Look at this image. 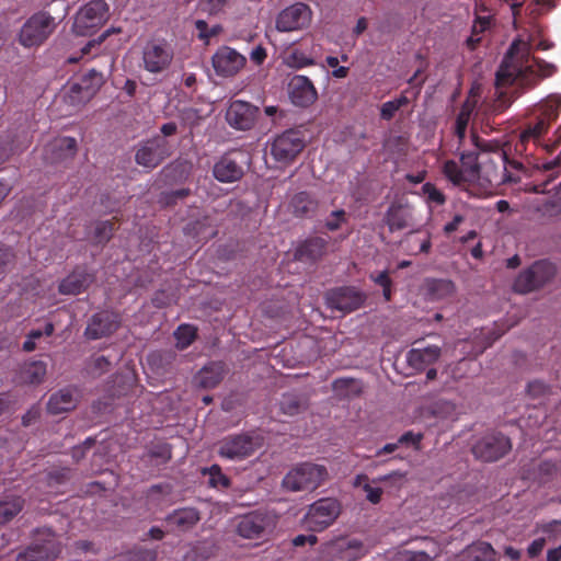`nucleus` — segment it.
<instances>
[{"label": "nucleus", "mask_w": 561, "mask_h": 561, "mask_svg": "<svg viewBox=\"0 0 561 561\" xmlns=\"http://www.w3.org/2000/svg\"><path fill=\"white\" fill-rule=\"evenodd\" d=\"M520 44L522 42L516 39L507 49L495 73L496 88L511 85L515 81H518L520 87L530 89L537 84L539 78L541 77L533 66H523L518 61L514 60Z\"/></svg>", "instance_id": "f257e3e1"}, {"label": "nucleus", "mask_w": 561, "mask_h": 561, "mask_svg": "<svg viewBox=\"0 0 561 561\" xmlns=\"http://www.w3.org/2000/svg\"><path fill=\"white\" fill-rule=\"evenodd\" d=\"M328 478L329 473L324 466L309 461L300 462L284 476L282 488L287 492H312Z\"/></svg>", "instance_id": "f03ea898"}, {"label": "nucleus", "mask_w": 561, "mask_h": 561, "mask_svg": "<svg viewBox=\"0 0 561 561\" xmlns=\"http://www.w3.org/2000/svg\"><path fill=\"white\" fill-rule=\"evenodd\" d=\"M263 445V437L254 432L230 434L217 444V454L224 459L242 461L252 457Z\"/></svg>", "instance_id": "7ed1b4c3"}, {"label": "nucleus", "mask_w": 561, "mask_h": 561, "mask_svg": "<svg viewBox=\"0 0 561 561\" xmlns=\"http://www.w3.org/2000/svg\"><path fill=\"white\" fill-rule=\"evenodd\" d=\"M277 525L273 511L259 508L239 517L236 533L244 539H265Z\"/></svg>", "instance_id": "20e7f679"}, {"label": "nucleus", "mask_w": 561, "mask_h": 561, "mask_svg": "<svg viewBox=\"0 0 561 561\" xmlns=\"http://www.w3.org/2000/svg\"><path fill=\"white\" fill-rule=\"evenodd\" d=\"M482 158L477 151L460 153V165L455 160H447L443 165L444 175L454 184H473L481 181L480 163Z\"/></svg>", "instance_id": "39448f33"}, {"label": "nucleus", "mask_w": 561, "mask_h": 561, "mask_svg": "<svg viewBox=\"0 0 561 561\" xmlns=\"http://www.w3.org/2000/svg\"><path fill=\"white\" fill-rule=\"evenodd\" d=\"M34 535L41 537L42 542H35L19 552L15 561H54L61 553V543L56 539L55 533L47 527L36 528Z\"/></svg>", "instance_id": "423d86ee"}, {"label": "nucleus", "mask_w": 561, "mask_h": 561, "mask_svg": "<svg viewBox=\"0 0 561 561\" xmlns=\"http://www.w3.org/2000/svg\"><path fill=\"white\" fill-rule=\"evenodd\" d=\"M55 27V19L48 12H36L21 27L19 42L26 48L39 46L50 36Z\"/></svg>", "instance_id": "0eeeda50"}, {"label": "nucleus", "mask_w": 561, "mask_h": 561, "mask_svg": "<svg viewBox=\"0 0 561 561\" xmlns=\"http://www.w3.org/2000/svg\"><path fill=\"white\" fill-rule=\"evenodd\" d=\"M171 154L172 146L162 136H152L135 147V162L147 170L158 168Z\"/></svg>", "instance_id": "6e6552de"}, {"label": "nucleus", "mask_w": 561, "mask_h": 561, "mask_svg": "<svg viewBox=\"0 0 561 561\" xmlns=\"http://www.w3.org/2000/svg\"><path fill=\"white\" fill-rule=\"evenodd\" d=\"M556 266L549 261L539 260L516 277L513 289L518 294L535 291L552 280L556 275Z\"/></svg>", "instance_id": "1a4fd4ad"}, {"label": "nucleus", "mask_w": 561, "mask_h": 561, "mask_svg": "<svg viewBox=\"0 0 561 561\" xmlns=\"http://www.w3.org/2000/svg\"><path fill=\"white\" fill-rule=\"evenodd\" d=\"M108 4L104 0H91L76 14L72 31L78 36H90L107 20Z\"/></svg>", "instance_id": "9d476101"}, {"label": "nucleus", "mask_w": 561, "mask_h": 561, "mask_svg": "<svg viewBox=\"0 0 561 561\" xmlns=\"http://www.w3.org/2000/svg\"><path fill=\"white\" fill-rule=\"evenodd\" d=\"M340 514L341 504L336 499H320L309 506L305 524L311 531H322L331 526Z\"/></svg>", "instance_id": "9b49d317"}, {"label": "nucleus", "mask_w": 561, "mask_h": 561, "mask_svg": "<svg viewBox=\"0 0 561 561\" xmlns=\"http://www.w3.org/2000/svg\"><path fill=\"white\" fill-rule=\"evenodd\" d=\"M471 450L477 459L494 462L512 450V442L502 433H492L477 440Z\"/></svg>", "instance_id": "f8f14e48"}, {"label": "nucleus", "mask_w": 561, "mask_h": 561, "mask_svg": "<svg viewBox=\"0 0 561 561\" xmlns=\"http://www.w3.org/2000/svg\"><path fill=\"white\" fill-rule=\"evenodd\" d=\"M366 300L367 295L355 286L336 287L325 294L327 306L343 313L358 310Z\"/></svg>", "instance_id": "ddd939ff"}, {"label": "nucleus", "mask_w": 561, "mask_h": 561, "mask_svg": "<svg viewBox=\"0 0 561 561\" xmlns=\"http://www.w3.org/2000/svg\"><path fill=\"white\" fill-rule=\"evenodd\" d=\"M306 147L304 134L297 129H288L276 136L271 146L273 158L283 163L291 162Z\"/></svg>", "instance_id": "4468645a"}, {"label": "nucleus", "mask_w": 561, "mask_h": 561, "mask_svg": "<svg viewBox=\"0 0 561 561\" xmlns=\"http://www.w3.org/2000/svg\"><path fill=\"white\" fill-rule=\"evenodd\" d=\"M481 181L488 184L499 185L501 183L519 181L507 171V156L503 150H496L493 154H486L480 163Z\"/></svg>", "instance_id": "2eb2a0df"}, {"label": "nucleus", "mask_w": 561, "mask_h": 561, "mask_svg": "<svg viewBox=\"0 0 561 561\" xmlns=\"http://www.w3.org/2000/svg\"><path fill=\"white\" fill-rule=\"evenodd\" d=\"M312 11L306 3L297 2L282 10L276 18L279 32H294L309 26Z\"/></svg>", "instance_id": "dca6fc26"}, {"label": "nucleus", "mask_w": 561, "mask_h": 561, "mask_svg": "<svg viewBox=\"0 0 561 561\" xmlns=\"http://www.w3.org/2000/svg\"><path fill=\"white\" fill-rule=\"evenodd\" d=\"M103 83V76L94 69L83 75L79 82L72 83L67 98L71 105L78 106L89 102Z\"/></svg>", "instance_id": "f3484780"}, {"label": "nucleus", "mask_w": 561, "mask_h": 561, "mask_svg": "<svg viewBox=\"0 0 561 561\" xmlns=\"http://www.w3.org/2000/svg\"><path fill=\"white\" fill-rule=\"evenodd\" d=\"M173 55V49L167 42H150L142 54L145 69L152 73L162 72L171 65Z\"/></svg>", "instance_id": "a211bd4d"}, {"label": "nucleus", "mask_w": 561, "mask_h": 561, "mask_svg": "<svg viewBox=\"0 0 561 561\" xmlns=\"http://www.w3.org/2000/svg\"><path fill=\"white\" fill-rule=\"evenodd\" d=\"M245 62V57L229 46H220L211 57L216 75L225 78L236 76Z\"/></svg>", "instance_id": "6ab92c4d"}, {"label": "nucleus", "mask_w": 561, "mask_h": 561, "mask_svg": "<svg viewBox=\"0 0 561 561\" xmlns=\"http://www.w3.org/2000/svg\"><path fill=\"white\" fill-rule=\"evenodd\" d=\"M260 110L257 106L241 100L232 101L227 110V123L238 130H250L254 127Z\"/></svg>", "instance_id": "aec40b11"}, {"label": "nucleus", "mask_w": 561, "mask_h": 561, "mask_svg": "<svg viewBox=\"0 0 561 561\" xmlns=\"http://www.w3.org/2000/svg\"><path fill=\"white\" fill-rule=\"evenodd\" d=\"M121 324L119 314L103 310L94 313L85 328L84 335L89 340H99L113 334Z\"/></svg>", "instance_id": "412c9836"}, {"label": "nucleus", "mask_w": 561, "mask_h": 561, "mask_svg": "<svg viewBox=\"0 0 561 561\" xmlns=\"http://www.w3.org/2000/svg\"><path fill=\"white\" fill-rule=\"evenodd\" d=\"M202 519L198 508L193 506L180 507L169 513L164 523L168 531L173 534H185L191 531Z\"/></svg>", "instance_id": "4be33fe9"}, {"label": "nucleus", "mask_w": 561, "mask_h": 561, "mask_svg": "<svg viewBox=\"0 0 561 561\" xmlns=\"http://www.w3.org/2000/svg\"><path fill=\"white\" fill-rule=\"evenodd\" d=\"M288 94L293 104L300 107H308L318 99L313 83L305 76H294L289 80Z\"/></svg>", "instance_id": "5701e85b"}, {"label": "nucleus", "mask_w": 561, "mask_h": 561, "mask_svg": "<svg viewBox=\"0 0 561 561\" xmlns=\"http://www.w3.org/2000/svg\"><path fill=\"white\" fill-rule=\"evenodd\" d=\"M328 244L329 240L327 238L309 237L297 245L294 257L302 263H316L327 254Z\"/></svg>", "instance_id": "b1692460"}, {"label": "nucleus", "mask_w": 561, "mask_h": 561, "mask_svg": "<svg viewBox=\"0 0 561 561\" xmlns=\"http://www.w3.org/2000/svg\"><path fill=\"white\" fill-rule=\"evenodd\" d=\"M93 282V274L83 267H77L60 282L58 291L61 295H79L85 291Z\"/></svg>", "instance_id": "393cba45"}, {"label": "nucleus", "mask_w": 561, "mask_h": 561, "mask_svg": "<svg viewBox=\"0 0 561 561\" xmlns=\"http://www.w3.org/2000/svg\"><path fill=\"white\" fill-rule=\"evenodd\" d=\"M496 559L497 552L492 545L479 540L468 545L447 561H496Z\"/></svg>", "instance_id": "a878e982"}, {"label": "nucleus", "mask_w": 561, "mask_h": 561, "mask_svg": "<svg viewBox=\"0 0 561 561\" xmlns=\"http://www.w3.org/2000/svg\"><path fill=\"white\" fill-rule=\"evenodd\" d=\"M319 208L318 198L309 192L294 194L288 203V210L296 218H312Z\"/></svg>", "instance_id": "bb28decb"}, {"label": "nucleus", "mask_w": 561, "mask_h": 561, "mask_svg": "<svg viewBox=\"0 0 561 561\" xmlns=\"http://www.w3.org/2000/svg\"><path fill=\"white\" fill-rule=\"evenodd\" d=\"M78 404L77 390L73 387H66L54 392L47 402V412L53 415L72 411Z\"/></svg>", "instance_id": "cd10ccee"}, {"label": "nucleus", "mask_w": 561, "mask_h": 561, "mask_svg": "<svg viewBox=\"0 0 561 561\" xmlns=\"http://www.w3.org/2000/svg\"><path fill=\"white\" fill-rule=\"evenodd\" d=\"M243 174V168L228 154L222 156L213 168L214 178L221 183L240 181Z\"/></svg>", "instance_id": "c85d7f7f"}, {"label": "nucleus", "mask_w": 561, "mask_h": 561, "mask_svg": "<svg viewBox=\"0 0 561 561\" xmlns=\"http://www.w3.org/2000/svg\"><path fill=\"white\" fill-rule=\"evenodd\" d=\"M47 373V364L43 360L24 362L16 374V382L20 385H41Z\"/></svg>", "instance_id": "c756f323"}, {"label": "nucleus", "mask_w": 561, "mask_h": 561, "mask_svg": "<svg viewBox=\"0 0 561 561\" xmlns=\"http://www.w3.org/2000/svg\"><path fill=\"white\" fill-rule=\"evenodd\" d=\"M336 561H357L367 550L359 539H339L334 542Z\"/></svg>", "instance_id": "7c9ffc66"}, {"label": "nucleus", "mask_w": 561, "mask_h": 561, "mask_svg": "<svg viewBox=\"0 0 561 561\" xmlns=\"http://www.w3.org/2000/svg\"><path fill=\"white\" fill-rule=\"evenodd\" d=\"M440 352V347L437 345H430L423 348H412L407 354V362L410 367L423 370L426 366L438 360Z\"/></svg>", "instance_id": "2f4dec72"}, {"label": "nucleus", "mask_w": 561, "mask_h": 561, "mask_svg": "<svg viewBox=\"0 0 561 561\" xmlns=\"http://www.w3.org/2000/svg\"><path fill=\"white\" fill-rule=\"evenodd\" d=\"M225 374L226 367L222 362H211L198 371L196 381L204 389H214L222 381Z\"/></svg>", "instance_id": "473e14b6"}, {"label": "nucleus", "mask_w": 561, "mask_h": 561, "mask_svg": "<svg viewBox=\"0 0 561 561\" xmlns=\"http://www.w3.org/2000/svg\"><path fill=\"white\" fill-rule=\"evenodd\" d=\"M331 387L339 399L350 400L360 397L363 393L362 381L351 377L336 378L332 381Z\"/></svg>", "instance_id": "72a5a7b5"}, {"label": "nucleus", "mask_w": 561, "mask_h": 561, "mask_svg": "<svg viewBox=\"0 0 561 561\" xmlns=\"http://www.w3.org/2000/svg\"><path fill=\"white\" fill-rule=\"evenodd\" d=\"M172 459V446L168 443H157L142 455L141 460L154 467L165 466Z\"/></svg>", "instance_id": "f704fd0d"}, {"label": "nucleus", "mask_w": 561, "mask_h": 561, "mask_svg": "<svg viewBox=\"0 0 561 561\" xmlns=\"http://www.w3.org/2000/svg\"><path fill=\"white\" fill-rule=\"evenodd\" d=\"M25 500L15 494L7 495L0 500V525L10 523L24 508Z\"/></svg>", "instance_id": "c9c22d12"}, {"label": "nucleus", "mask_w": 561, "mask_h": 561, "mask_svg": "<svg viewBox=\"0 0 561 561\" xmlns=\"http://www.w3.org/2000/svg\"><path fill=\"white\" fill-rule=\"evenodd\" d=\"M53 161L71 159L77 153V140L72 137H62L48 145Z\"/></svg>", "instance_id": "e433bc0d"}, {"label": "nucleus", "mask_w": 561, "mask_h": 561, "mask_svg": "<svg viewBox=\"0 0 561 561\" xmlns=\"http://www.w3.org/2000/svg\"><path fill=\"white\" fill-rule=\"evenodd\" d=\"M409 216L400 204H391L385 214V221L390 231L402 230L408 227Z\"/></svg>", "instance_id": "4c0bfd02"}, {"label": "nucleus", "mask_w": 561, "mask_h": 561, "mask_svg": "<svg viewBox=\"0 0 561 561\" xmlns=\"http://www.w3.org/2000/svg\"><path fill=\"white\" fill-rule=\"evenodd\" d=\"M426 289L432 300H440L455 293V284L450 279L427 280Z\"/></svg>", "instance_id": "58836bf2"}, {"label": "nucleus", "mask_w": 561, "mask_h": 561, "mask_svg": "<svg viewBox=\"0 0 561 561\" xmlns=\"http://www.w3.org/2000/svg\"><path fill=\"white\" fill-rule=\"evenodd\" d=\"M280 411L289 416L297 415L307 410V401L295 393H285L279 403Z\"/></svg>", "instance_id": "ea45409f"}, {"label": "nucleus", "mask_w": 561, "mask_h": 561, "mask_svg": "<svg viewBox=\"0 0 561 561\" xmlns=\"http://www.w3.org/2000/svg\"><path fill=\"white\" fill-rule=\"evenodd\" d=\"M561 474V467L551 460L541 461L536 470L535 478L541 483H550L556 481Z\"/></svg>", "instance_id": "a19ab883"}, {"label": "nucleus", "mask_w": 561, "mask_h": 561, "mask_svg": "<svg viewBox=\"0 0 561 561\" xmlns=\"http://www.w3.org/2000/svg\"><path fill=\"white\" fill-rule=\"evenodd\" d=\"M561 108V95H550L538 105V112L541 117L550 124L557 119Z\"/></svg>", "instance_id": "79ce46f5"}, {"label": "nucleus", "mask_w": 561, "mask_h": 561, "mask_svg": "<svg viewBox=\"0 0 561 561\" xmlns=\"http://www.w3.org/2000/svg\"><path fill=\"white\" fill-rule=\"evenodd\" d=\"M114 231L115 226L112 220L98 221L94 227L93 242L95 244L107 243L112 239Z\"/></svg>", "instance_id": "37998d69"}, {"label": "nucleus", "mask_w": 561, "mask_h": 561, "mask_svg": "<svg viewBox=\"0 0 561 561\" xmlns=\"http://www.w3.org/2000/svg\"><path fill=\"white\" fill-rule=\"evenodd\" d=\"M549 126L550 123L538 114L536 117V122L534 124H529L527 128L523 130L520 138L522 140H526L529 138H539L547 133Z\"/></svg>", "instance_id": "c03bdc74"}, {"label": "nucleus", "mask_w": 561, "mask_h": 561, "mask_svg": "<svg viewBox=\"0 0 561 561\" xmlns=\"http://www.w3.org/2000/svg\"><path fill=\"white\" fill-rule=\"evenodd\" d=\"M496 89L497 92L496 98L492 104V112L499 114L507 110L519 94L517 91H514L511 95H508L505 91H501V88Z\"/></svg>", "instance_id": "a18cd8bd"}, {"label": "nucleus", "mask_w": 561, "mask_h": 561, "mask_svg": "<svg viewBox=\"0 0 561 561\" xmlns=\"http://www.w3.org/2000/svg\"><path fill=\"white\" fill-rule=\"evenodd\" d=\"M176 337V345L183 350L193 343L196 337V331L191 325H180L174 333Z\"/></svg>", "instance_id": "49530a36"}, {"label": "nucleus", "mask_w": 561, "mask_h": 561, "mask_svg": "<svg viewBox=\"0 0 561 561\" xmlns=\"http://www.w3.org/2000/svg\"><path fill=\"white\" fill-rule=\"evenodd\" d=\"M389 561H433L425 551L403 550L394 553Z\"/></svg>", "instance_id": "de8ad7c7"}, {"label": "nucleus", "mask_w": 561, "mask_h": 561, "mask_svg": "<svg viewBox=\"0 0 561 561\" xmlns=\"http://www.w3.org/2000/svg\"><path fill=\"white\" fill-rule=\"evenodd\" d=\"M209 484L214 488H228L230 486V479L222 473L220 466L213 465L208 469Z\"/></svg>", "instance_id": "09e8293b"}, {"label": "nucleus", "mask_w": 561, "mask_h": 561, "mask_svg": "<svg viewBox=\"0 0 561 561\" xmlns=\"http://www.w3.org/2000/svg\"><path fill=\"white\" fill-rule=\"evenodd\" d=\"M472 142L477 148V152L480 153V158H485L486 154H493L494 151L501 150L497 145L481 139L477 134L471 135Z\"/></svg>", "instance_id": "8fccbe9b"}, {"label": "nucleus", "mask_w": 561, "mask_h": 561, "mask_svg": "<svg viewBox=\"0 0 561 561\" xmlns=\"http://www.w3.org/2000/svg\"><path fill=\"white\" fill-rule=\"evenodd\" d=\"M70 473L69 468L54 469L46 474L47 484L49 486L64 484L70 479Z\"/></svg>", "instance_id": "3c124183"}, {"label": "nucleus", "mask_w": 561, "mask_h": 561, "mask_svg": "<svg viewBox=\"0 0 561 561\" xmlns=\"http://www.w3.org/2000/svg\"><path fill=\"white\" fill-rule=\"evenodd\" d=\"M470 119V111L465 106L460 110L456 117L455 134L461 141L466 136L467 126Z\"/></svg>", "instance_id": "603ef678"}, {"label": "nucleus", "mask_w": 561, "mask_h": 561, "mask_svg": "<svg viewBox=\"0 0 561 561\" xmlns=\"http://www.w3.org/2000/svg\"><path fill=\"white\" fill-rule=\"evenodd\" d=\"M227 4V0H199L198 10L209 15L218 14Z\"/></svg>", "instance_id": "864d4df0"}, {"label": "nucleus", "mask_w": 561, "mask_h": 561, "mask_svg": "<svg viewBox=\"0 0 561 561\" xmlns=\"http://www.w3.org/2000/svg\"><path fill=\"white\" fill-rule=\"evenodd\" d=\"M95 443L96 440L94 437H88L82 444L72 447L70 451L72 459L76 462L82 460L87 453L95 445Z\"/></svg>", "instance_id": "5fc2aeb1"}, {"label": "nucleus", "mask_w": 561, "mask_h": 561, "mask_svg": "<svg viewBox=\"0 0 561 561\" xmlns=\"http://www.w3.org/2000/svg\"><path fill=\"white\" fill-rule=\"evenodd\" d=\"M346 220V213L344 209H337L331 213L330 217L325 220V228L329 231H336L341 228L342 224Z\"/></svg>", "instance_id": "6e6d98bb"}, {"label": "nucleus", "mask_w": 561, "mask_h": 561, "mask_svg": "<svg viewBox=\"0 0 561 561\" xmlns=\"http://www.w3.org/2000/svg\"><path fill=\"white\" fill-rule=\"evenodd\" d=\"M290 67L302 68L314 64L312 58L307 57L302 51L294 50L287 58Z\"/></svg>", "instance_id": "4d7b16f0"}, {"label": "nucleus", "mask_w": 561, "mask_h": 561, "mask_svg": "<svg viewBox=\"0 0 561 561\" xmlns=\"http://www.w3.org/2000/svg\"><path fill=\"white\" fill-rule=\"evenodd\" d=\"M175 356L176 354L172 351H159L150 354L148 360L149 363L158 366H162L163 364L170 365L174 360Z\"/></svg>", "instance_id": "13d9d810"}, {"label": "nucleus", "mask_w": 561, "mask_h": 561, "mask_svg": "<svg viewBox=\"0 0 561 561\" xmlns=\"http://www.w3.org/2000/svg\"><path fill=\"white\" fill-rule=\"evenodd\" d=\"M528 393L534 398H540L550 393V388L545 382L535 380L527 386Z\"/></svg>", "instance_id": "bf43d9fd"}, {"label": "nucleus", "mask_w": 561, "mask_h": 561, "mask_svg": "<svg viewBox=\"0 0 561 561\" xmlns=\"http://www.w3.org/2000/svg\"><path fill=\"white\" fill-rule=\"evenodd\" d=\"M111 366V362L108 358L104 355L95 357L91 363V370L93 374L102 375L106 371H108Z\"/></svg>", "instance_id": "052dcab7"}, {"label": "nucleus", "mask_w": 561, "mask_h": 561, "mask_svg": "<svg viewBox=\"0 0 561 561\" xmlns=\"http://www.w3.org/2000/svg\"><path fill=\"white\" fill-rule=\"evenodd\" d=\"M423 191L427 194L431 202L443 205L446 201L445 195L431 183H425Z\"/></svg>", "instance_id": "680f3d73"}, {"label": "nucleus", "mask_w": 561, "mask_h": 561, "mask_svg": "<svg viewBox=\"0 0 561 561\" xmlns=\"http://www.w3.org/2000/svg\"><path fill=\"white\" fill-rule=\"evenodd\" d=\"M14 152L12 141L9 136L0 137V164L5 162Z\"/></svg>", "instance_id": "e2e57ef3"}, {"label": "nucleus", "mask_w": 561, "mask_h": 561, "mask_svg": "<svg viewBox=\"0 0 561 561\" xmlns=\"http://www.w3.org/2000/svg\"><path fill=\"white\" fill-rule=\"evenodd\" d=\"M14 260V254L9 248L0 247V275L4 274L9 264Z\"/></svg>", "instance_id": "0e129e2a"}, {"label": "nucleus", "mask_w": 561, "mask_h": 561, "mask_svg": "<svg viewBox=\"0 0 561 561\" xmlns=\"http://www.w3.org/2000/svg\"><path fill=\"white\" fill-rule=\"evenodd\" d=\"M363 490L366 492V499L373 504H378L381 501L382 490L374 488L369 483H364Z\"/></svg>", "instance_id": "69168bd1"}, {"label": "nucleus", "mask_w": 561, "mask_h": 561, "mask_svg": "<svg viewBox=\"0 0 561 561\" xmlns=\"http://www.w3.org/2000/svg\"><path fill=\"white\" fill-rule=\"evenodd\" d=\"M172 493V486L168 483L153 484L148 489L147 495L154 497L157 495H170Z\"/></svg>", "instance_id": "338daca9"}, {"label": "nucleus", "mask_w": 561, "mask_h": 561, "mask_svg": "<svg viewBox=\"0 0 561 561\" xmlns=\"http://www.w3.org/2000/svg\"><path fill=\"white\" fill-rule=\"evenodd\" d=\"M398 110V105H394L392 101L385 102L380 108V117L386 121H390Z\"/></svg>", "instance_id": "774afa93"}]
</instances>
